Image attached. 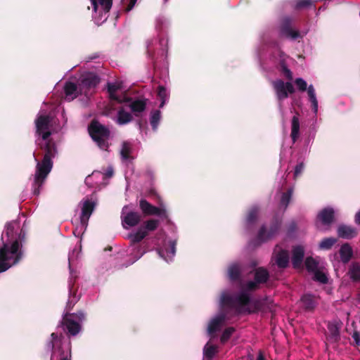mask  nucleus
<instances>
[{"label": "nucleus", "instance_id": "nucleus-59", "mask_svg": "<svg viewBox=\"0 0 360 360\" xmlns=\"http://www.w3.org/2000/svg\"><path fill=\"white\" fill-rule=\"evenodd\" d=\"M143 253H141V255H140V256H139V257H137V259L141 258V257L143 255Z\"/></svg>", "mask_w": 360, "mask_h": 360}, {"label": "nucleus", "instance_id": "nucleus-11", "mask_svg": "<svg viewBox=\"0 0 360 360\" xmlns=\"http://www.w3.org/2000/svg\"><path fill=\"white\" fill-rule=\"evenodd\" d=\"M292 20L291 18L283 17L280 22L278 27L279 36L292 39H296L300 37L299 31L294 30L292 27Z\"/></svg>", "mask_w": 360, "mask_h": 360}, {"label": "nucleus", "instance_id": "nucleus-19", "mask_svg": "<svg viewBox=\"0 0 360 360\" xmlns=\"http://www.w3.org/2000/svg\"><path fill=\"white\" fill-rule=\"evenodd\" d=\"M270 278L269 271L264 267H258L254 271V280L259 285L266 283Z\"/></svg>", "mask_w": 360, "mask_h": 360}, {"label": "nucleus", "instance_id": "nucleus-22", "mask_svg": "<svg viewBox=\"0 0 360 360\" xmlns=\"http://www.w3.org/2000/svg\"><path fill=\"white\" fill-rule=\"evenodd\" d=\"M228 276L231 281H238L241 278V267L238 264H233L228 269Z\"/></svg>", "mask_w": 360, "mask_h": 360}, {"label": "nucleus", "instance_id": "nucleus-56", "mask_svg": "<svg viewBox=\"0 0 360 360\" xmlns=\"http://www.w3.org/2000/svg\"><path fill=\"white\" fill-rule=\"evenodd\" d=\"M257 360H265L264 352L262 350L259 351Z\"/></svg>", "mask_w": 360, "mask_h": 360}, {"label": "nucleus", "instance_id": "nucleus-44", "mask_svg": "<svg viewBox=\"0 0 360 360\" xmlns=\"http://www.w3.org/2000/svg\"><path fill=\"white\" fill-rule=\"evenodd\" d=\"M235 328L233 327H228L226 328L222 333L220 341L222 344L226 343L231 338V336L233 335V333L235 332Z\"/></svg>", "mask_w": 360, "mask_h": 360}, {"label": "nucleus", "instance_id": "nucleus-4", "mask_svg": "<svg viewBox=\"0 0 360 360\" xmlns=\"http://www.w3.org/2000/svg\"><path fill=\"white\" fill-rule=\"evenodd\" d=\"M88 132L99 148L103 150H108L110 137V130L108 127L94 119L88 125Z\"/></svg>", "mask_w": 360, "mask_h": 360}, {"label": "nucleus", "instance_id": "nucleus-49", "mask_svg": "<svg viewBox=\"0 0 360 360\" xmlns=\"http://www.w3.org/2000/svg\"><path fill=\"white\" fill-rule=\"evenodd\" d=\"M295 83L301 91H305L308 89L307 82L302 78H297Z\"/></svg>", "mask_w": 360, "mask_h": 360}, {"label": "nucleus", "instance_id": "nucleus-42", "mask_svg": "<svg viewBox=\"0 0 360 360\" xmlns=\"http://www.w3.org/2000/svg\"><path fill=\"white\" fill-rule=\"evenodd\" d=\"M158 96L161 101L160 108H162L168 98V95L166 89L163 86H158Z\"/></svg>", "mask_w": 360, "mask_h": 360}, {"label": "nucleus", "instance_id": "nucleus-3", "mask_svg": "<svg viewBox=\"0 0 360 360\" xmlns=\"http://www.w3.org/2000/svg\"><path fill=\"white\" fill-rule=\"evenodd\" d=\"M100 82L99 77L93 72H86L80 77L79 86L69 82V101L75 99L79 94L88 96L89 91L96 87Z\"/></svg>", "mask_w": 360, "mask_h": 360}, {"label": "nucleus", "instance_id": "nucleus-31", "mask_svg": "<svg viewBox=\"0 0 360 360\" xmlns=\"http://www.w3.org/2000/svg\"><path fill=\"white\" fill-rule=\"evenodd\" d=\"M259 212V207L257 205L251 207L246 216V221L249 224L256 222Z\"/></svg>", "mask_w": 360, "mask_h": 360}, {"label": "nucleus", "instance_id": "nucleus-46", "mask_svg": "<svg viewBox=\"0 0 360 360\" xmlns=\"http://www.w3.org/2000/svg\"><path fill=\"white\" fill-rule=\"evenodd\" d=\"M313 4L312 0H297L295 6L296 10H302L309 8Z\"/></svg>", "mask_w": 360, "mask_h": 360}, {"label": "nucleus", "instance_id": "nucleus-41", "mask_svg": "<svg viewBox=\"0 0 360 360\" xmlns=\"http://www.w3.org/2000/svg\"><path fill=\"white\" fill-rule=\"evenodd\" d=\"M305 266L309 272H314L318 269V262L311 257H308L305 260Z\"/></svg>", "mask_w": 360, "mask_h": 360}, {"label": "nucleus", "instance_id": "nucleus-54", "mask_svg": "<svg viewBox=\"0 0 360 360\" xmlns=\"http://www.w3.org/2000/svg\"><path fill=\"white\" fill-rule=\"evenodd\" d=\"M98 58H99V54L98 53H92V54L88 56L86 58V61H91V60H95Z\"/></svg>", "mask_w": 360, "mask_h": 360}, {"label": "nucleus", "instance_id": "nucleus-48", "mask_svg": "<svg viewBox=\"0 0 360 360\" xmlns=\"http://www.w3.org/2000/svg\"><path fill=\"white\" fill-rule=\"evenodd\" d=\"M137 0H121V4L124 6L126 12L130 11L136 4Z\"/></svg>", "mask_w": 360, "mask_h": 360}, {"label": "nucleus", "instance_id": "nucleus-25", "mask_svg": "<svg viewBox=\"0 0 360 360\" xmlns=\"http://www.w3.org/2000/svg\"><path fill=\"white\" fill-rule=\"evenodd\" d=\"M159 224L160 221L158 219H150L145 221L139 228L145 231L148 235L149 232L155 231L158 229Z\"/></svg>", "mask_w": 360, "mask_h": 360}, {"label": "nucleus", "instance_id": "nucleus-15", "mask_svg": "<svg viewBox=\"0 0 360 360\" xmlns=\"http://www.w3.org/2000/svg\"><path fill=\"white\" fill-rule=\"evenodd\" d=\"M226 320V314H221L213 318L209 323L207 333L210 335H213L218 331Z\"/></svg>", "mask_w": 360, "mask_h": 360}, {"label": "nucleus", "instance_id": "nucleus-58", "mask_svg": "<svg viewBox=\"0 0 360 360\" xmlns=\"http://www.w3.org/2000/svg\"><path fill=\"white\" fill-rule=\"evenodd\" d=\"M69 271H70V273L72 274V272H71V267H70V264H69Z\"/></svg>", "mask_w": 360, "mask_h": 360}, {"label": "nucleus", "instance_id": "nucleus-1", "mask_svg": "<svg viewBox=\"0 0 360 360\" xmlns=\"http://www.w3.org/2000/svg\"><path fill=\"white\" fill-rule=\"evenodd\" d=\"M35 143L37 150L43 153V159L39 161L33 153L36 162V169L32 184V193L39 195L46 179L53 167V159L58 154L54 135L60 129V124L56 117L51 106L45 104L39 111L34 120Z\"/></svg>", "mask_w": 360, "mask_h": 360}, {"label": "nucleus", "instance_id": "nucleus-21", "mask_svg": "<svg viewBox=\"0 0 360 360\" xmlns=\"http://www.w3.org/2000/svg\"><path fill=\"white\" fill-rule=\"evenodd\" d=\"M129 102L130 103L129 107L136 117H139V113L143 112L146 110V102L145 100L136 99L135 101H132L131 98V101Z\"/></svg>", "mask_w": 360, "mask_h": 360}, {"label": "nucleus", "instance_id": "nucleus-37", "mask_svg": "<svg viewBox=\"0 0 360 360\" xmlns=\"http://www.w3.org/2000/svg\"><path fill=\"white\" fill-rule=\"evenodd\" d=\"M307 94L310 101L311 102L313 110L314 112L318 110V101L316 97L315 90L312 85H310L307 89Z\"/></svg>", "mask_w": 360, "mask_h": 360}, {"label": "nucleus", "instance_id": "nucleus-20", "mask_svg": "<svg viewBox=\"0 0 360 360\" xmlns=\"http://www.w3.org/2000/svg\"><path fill=\"white\" fill-rule=\"evenodd\" d=\"M339 253L343 264H347L353 257V250L349 243L342 245Z\"/></svg>", "mask_w": 360, "mask_h": 360}, {"label": "nucleus", "instance_id": "nucleus-30", "mask_svg": "<svg viewBox=\"0 0 360 360\" xmlns=\"http://www.w3.org/2000/svg\"><path fill=\"white\" fill-rule=\"evenodd\" d=\"M329 332V339L333 342H338L340 340V328L337 324L329 323L328 324Z\"/></svg>", "mask_w": 360, "mask_h": 360}, {"label": "nucleus", "instance_id": "nucleus-33", "mask_svg": "<svg viewBox=\"0 0 360 360\" xmlns=\"http://www.w3.org/2000/svg\"><path fill=\"white\" fill-rule=\"evenodd\" d=\"M147 236V233L145 231L138 229L137 231L134 234H129V238L131 240V243L132 245L139 243L143 239H144Z\"/></svg>", "mask_w": 360, "mask_h": 360}, {"label": "nucleus", "instance_id": "nucleus-16", "mask_svg": "<svg viewBox=\"0 0 360 360\" xmlns=\"http://www.w3.org/2000/svg\"><path fill=\"white\" fill-rule=\"evenodd\" d=\"M304 256V250L302 246L297 245L292 249V264L294 268H300L302 264Z\"/></svg>", "mask_w": 360, "mask_h": 360}, {"label": "nucleus", "instance_id": "nucleus-23", "mask_svg": "<svg viewBox=\"0 0 360 360\" xmlns=\"http://www.w3.org/2000/svg\"><path fill=\"white\" fill-rule=\"evenodd\" d=\"M133 119L132 115L126 112L122 107H121L117 112V123L120 125H124L129 123Z\"/></svg>", "mask_w": 360, "mask_h": 360}, {"label": "nucleus", "instance_id": "nucleus-14", "mask_svg": "<svg viewBox=\"0 0 360 360\" xmlns=\"http://www.w3.org/2000/svg\"><path fill=\"white\" fill-rule=\"evenodd\" d=\"M141 221V214L138 212H129L124 216L122 217V223L124 228L127 229L125 225L133 227L138 225Z\"/></svg>", "mask_w": 360, "mask_h": 360}, {"label": "nucleus", "instance_id": "nucleus-53", "mask_svg": "<svg viewBox=\"0 0 360 360\" xmlns=\"http://www.w3.org/2000/svg\"><path fill=\"white\" fill-rule=\"evenodd\" d=\"M352 338L357 345H360V335L358 331H354L352 334Z\"/></svg>", "mask_w": 360, "mask_h": 360}, {"label": "nucleus", "instance_id": "nucleus-9", "mask_svg": "<svg viewBox=\"0 0 360 360\" xmlns=\"http://www.w3.org/2000/svg\"><path fill=\"white\" fill-rule=\"evenodd\" d=\"M274 90L278 101H283L288 97L289 94L295 92V88L290 82H285L282 79H277L272 82Z\"/></svg>", "mask_w": 360, "mask_h": 360}, {"label": "nucleus", "instance_id": "nucleus-24", "mask_svg": "<svg viewBox=\"0 0 360 360\" xmlns=\"http://www.w3.org/2000/svg\"><path fill=\"white\" fill-rule=\"evenodd\" d=\"M276 262L278 267L285 268L289 262V255L287 250H281L276 255Z\"/></svg>", "mask_w": 360, "mask_h": 360}, {"label": "nucleus", "instance_id": "nucleus-17", "mask_svg": "<svg viewBox=\"0 0 360 360\" xmlns=\"http://www.w3.org/2000/svg\"><path fill=\"white\" fill-rule=\"evenodd\" d=\"M334 210L333 208L327 207L323 209L318 214L317 218L324 225L331 224L335 219Z\"/></svg>", "mask_w": 360, "mask_h": 360}, {"label": "nucleus", "instance_id": "nucleus-50", "mask_svg": "<svg viewBox=\"0 0 360 360\" xmlns=\"http://www.w3.org/2000/svg\"><path fill=\"white\" fill-rule=\"evenodd\" d=\"M304 164L303 162L298 163L295 167L294 178H297L304 171Z\"/></svg>", "mask_w": 360, "mask_h": 360}, {"label": "nucleus", "instance_id": "nucleus-57", "mask_svg": "<svg viewBox=\"0 0 360 360\" xmlns=\"http://www.w3.org/2000/svg\"><path fill=\"white\" fill-rule=\"evenodd\" d=\"M113 174V169L112 168H110L108 169V171L105 173V175L108 177H111Z\"/></svg>", "mask_w": 360, "mask_h": 360}, {"label": "nucleus", "instance_id": "nucleus-7", "mask_svg": "<svg viewBox=\"0 0 360 360\" xmlns=\"http://www.w3.org/2000/svg\"><path fill=\"white\" fill-rule=\"evenodd\" d=\"M95 205H96L94 202L89 200L84 202L82 208V214L79 217V226H77L73 231V234L75 236H79V234L86 229L89 217L95 208Z\"/></svg>", "mask_w": 360, "mask_h": 360}, {"label": "nucleus", "instance_id": "nucleus-52", "mask_svg": "<svg viewBox=\"0 0 360 360\" xmlns=\"http://www.w3.org/2000/svg\"><path fill=\"white\" fill-rule=\"evenodd\" d=\"M282 72L284 74L285 77L288 79H289V80H292V73L290 70V69L288 68L287 66H285V65H283L282 66Z\"/></svg>", "mask_w": 360, "mask_h": 360}, {"label": "nucleus", "instance_id": "nucleus-28", "mask_svg": "<svg viewBox=\"0 0 360 360\" xmlns=\"http://www.w3.org/2000/svg\"><path fill=\"white\" fill-rule=\"evenodd\" d=\"M303 307L307 311H312L316 307V302L314 296L311 295H304L301 298Z\"/></svg>", "mask_w": 360, "mask_h": 360}, {"label": "nucleus", "instance_id": "nucleus-13", "mask_svg": "<svg viewBox=\"0 0 360 360\" xmlns=\"http://www.w3.org/2000/svg\"><path fill=\"white\" fill-rule=\"evenodd\" d=\"M85 319L83 312L77 314L69 313V335H76L79 333L82 328L81 323Z\"/></svg>", "mask_w": 360, "mask_h": 360}, {"label": "nucleus", "instance_id": "nucleus-51", "mask_svg": "<svg viewBox=\"0 0 360 360\" xmlns=\"http://www.w3.org/2000/svg\"><path fill=\"white\" fill-rule=\"evenodd\" d=\"M60 86L63 87V96L66 98L68 97V80L63 79L61 84H57L56 90L59 89Z\"/></svg>", "mask_w": 360, "mask_h": 360}, {"label": "nucleus", "instance_id": "nucleus-2", "mask_svg": "<svg viewBox=\"0 0 360 360\" xmlns=\"http://www.w3.org/2000/svg\"><path fill=\"white\" fill-rule=\"evenodd\" d=\"M25 238V231L19 220H13L6 224L1 237L0 273L6 271L22 259Z\"/></svg>", "mask_w": 360, "mask_h": 360}, {"label": "nucleus", "instance_id": "nucleus-34", "mask_svg": "<svg viewBox=\"0 0 360 360\" xmlns=\"http://www.w3.org/2000/svg\"><path fill=\"white\" fill-rule=\"evenodd\" d=\"M337 239L333 237L323 238L319 243V249L330 250L336 243Z\"/></svg>", "mask_w": 360, "mask_h": 360}, {"label": "nucleus", "instance_id": "nucleus-18", "mask_svg": "<svg viewBox=\"0 0 360 360\" xmlns=\"http://www.w3.org/2000/svg\"><path fill=\"white\" fill-rule=\"evenodd\" d=\"M338 236L342 238L352 239L356 236L357 231L354 227L347 225H340L338 229Z\"/></svg>", "mask_w": 360, "mask_h": 360}, {"label": "nucleus", "instance_id": "nucleus-45", "mask_svg": "<svg viewBox=\"0 0 360 360\" xmlns=\"http://www.w3.org/2000/svg\"><path fill=\"white\" fill-rule=\"evenodd\" d=\"M68 305L66 306L63 314V319L60 322V324L58 326V330H62L65 334H68V311H67Z\"/></svg>", "mask_w": 360, "mask_h": 360}, {"label": "nucleus", "instance_id": "nucleus-40", "mask_svg": "<svg viewBox=\"0 0 360 360\" xmlns=\"http://www.w3.org/2000/svg\"><path fill=\"white\" fill-rule=\"evenodd\" d=\"M160 111L157 110L152 112L150 117V124L154 131H156L160 120Z\"/></svg>", "mask_w": 360, "mask_h": 360}, {"label": "nucleus", "instance_id": "nucleus-36", "mask_svg": "<svg viewBox=\"0 0 360 360\" xmlns=\"http://www.w3.org/2000/svg\"><path fill=\"white\" fill-rule=\"evenodd\" d=\"M77 287L75 284L70 288L69 287V308L70 305L75 304L80 298V295H77Z\"/></svg>", "mask_w": 360, "mask_h": 360}, {"label": "nucleus", "instance_id": "nucleus-39", "mask_svg": "<svg viewBox=\"0 0 360 360\" xmlns=\"http://www.w3.org/2000/svg\"><path fill=\"white\" fill-rule=\"evenodd\" d=\"M131 145L127 141H124L122 145L120 154L123 160H128L130 158Z\"/></svg>", "mask_w": 360, "mask_h": 360}, {"label": "nucleus", "instance_id": "nucleus-12", "mask_svg": "<svg viewBox=\"0 0 360 360\" xmlns=\"http://www.w3.org/2000/svg\"><path fill=\"white\" fill-rule=\"evenodd\" d=\"M139 207L143 214L146 216H158L165 218L167 217L165 209L155 207L148 202L146 199L140 200Z\"/></svg>", "mask_w": 360, "mask_h": 360}, {"label": "nucleus", "instance_id": "nucleus-43", "mask_svg": "<svg viewBox=\"0 0 360 360\" xmlns=\"http://www.w3.org/2000/svg\"><path fill=\"white\" fill-rule=\"evenodd\" d=\"M313 279L322 284H326L328 281V278L325 273L317 269L314 272Z\"/></svg>", "mask_w": 360, "mask_h": 360}, {"label": "nucleus", "instance_id": "nucleus-29", "mask_svg": "<svg viewBox=\"0 0 360 360\" xmlns=\"http://www.w3.org/2000/svg\"><path fill=\"white\" fill-rule=\"evenodd\" d=\"M176 252V242L175 241H170L169 248H166L165 250H159L158 254L162 258H164L167 262H168V259H167L165 256V253L167 254V257H169L170 259L174 257Z\"/></svg>", "mask_w": 360, "mask_h": 360}, {"label": "nucleus", "instance_id": "nucleus-35", "mask_svg": "<svg viewBox=\"0 0 360 360\" xmlns=\"http://www.w3.org/2000/svg\"><path fill=\"white\" fill-rule=\"evenodd\" d=\"M218 348L215 345H209L208 343L204 347L203 352L207 360H211L217 352Z\"/></svg>", "mask_w": 360, "mask_h": 360}, {"label": "nucleus", "instance_id": "nucleus-47", "mask_svg": "<svg viewBox=\"0 0 360 360\" xmlns=\"http://www.w3.org/2000/svg\"><path fill=\"white\" fill-rule=\"evenodd\" d=\"M260 288V285L254 280L248 281L245 285V292H254Z\"/></svg>", "mask_w": 360, "mask_h": 360}, {"label": "nucleus", "instance_id": "nucleus-6", "mask_svg": "<svg viewBox=\"0 0 360 360\" xmlns=\"http://www.w3.org/2000/svg\"><path fill=\"white\" fill-rule=\"evenodd\" d=\"M51 337V340L47 343V348L53 351L51 360H68V357L61 349L64 337L62 334L58 336V333H53Z\"/></svg>", "mask_w": 360, "mask_h": 360}, {"label": "nucleus", "instance_id": "nucleus-27", "mask_svg": "<svg viewBox=\"0 0 360 360\" xmlns=\"http://www.w3.org/2000/svg\"><path fill=\"white\" fill-rule=\"evenodd\" d=\"M348 274L352 281H360V264L358 262H352L349 268Z\"/></svg>", "mask_w": 360, "mask_h": 360}, {"label": "nucleus", "instance_id": "nucleus-26", "mask_svg": "<svg viewBox=\"0 0 360 360\" xmlns=\"http://www.w3.org/2000/svg\"><path fill=\"white\" fill-rule=\"evenodd\" d=\"M300 135V121L297 116L295 115L291 122L290 136L293 143H295Z\"/></svg>", "mask_w": 360, "mask_h": 360}, {"label": "nucleus", "instance_id": "nucleus-10", "mask_svg": "<svg viewBox=\"0 0 360 360\" xmlns=\"http://www.w3.org/2000/svg\"><path fill=\"white\" fill-rule=\"evenodd\" d=\"M281 224V220L278 217H274L270 225L269 230L268 233H266V229L265 226H262L259 229L257 239L259 240L260 243L266 242V240L271 238L274 236H275Z\"/></svg>", "mask_w": 360, "mask_h": 360}, {"label": "nucleus", "instance_id": "nucleus-5", "mask_svg": "<svg viewBox=\"0 0 360 360\" xmlns=\"http://www.w3.org/2000/svg\"><path fill=\"white\" fill-rule=\"evenodd\" d=\"M221 303L224 306L236 309L240 313L243 307L250 303V296L245 291L240 292L236 296L223 293L221 297Z\"/></svg>", "mask_w": 360, "mask_h": 360}, {"label": "nucleus", "instance_id": "nucleus-55", "mask_svg": "<svg viewBox=\"0 0 360 360\" xmlns=\"http://www.w3.org/2000/svg\"><path fill=\"white\" fill-rule=\"evenodd\" d=\"M354 221L357 225H360V210L356 213Z\"/></svg>", "mask_w": 360, "mask_h": 360}, {"label": "nucleus", "instance_id": "nucleus-8", "mask_svg": "<svg viewBox=\"0 0 360 360\" xmlns=\"http://www.w3.org/2000/svg\"><path fill=\"white\" fill-rule=\"evenodd\" d=\"M108 86V92L109 94V98L110 100V103L106 107V109L108 110H112L115 109V103H129L131 101V98L123 95L118 96L116 94L117 91L121 89V85L117 83H110L107 84Z\"/></svg>", "mask_w": 360, "mask_h": 360}, {"label": "nucleus", "instance_id": "nucleus-32", "mask_svg": "<svg viewBox=\"0 0 360 360\" xmlns=\"http://www.w3.org/2000/svg\"><path fill=\"white\" fill-rule=\"evenodd\" d=\"M91 3L95 11H97L98 6L100 5L105 12H109L112 6V0H91Z\"/></svg>", "mask_w": 360, "mask_h": 360}, {"label": "nucleus", "instance_id": "nucleus-38", "mask_svg": "<svg viewBox=\"0 0 360 360\" xmlns=\"http://www.w3.org/2000/svg\"><path fill=\"white\" fill-rule=\"evenodd\" d=\"M292 188H288L286 192L283 193L281 198V205L284 206L285 210L288 206V204L291 200L292 195Z\"/></svg>", "mask_w": 360, "mask_h": 360}, {"label": "nucleus", "instance_id": "nucleus-60", "mask_svg": "<svg viewBox=\"0 0 360 360\" xmlns=\"http://www.w3.org/2000/svg\"><path fill=\"white\" fill-rule=\"evenodd\" d=\"M249 314H250L252 311L250 309L246 310Z\"/></svg>", "mask_w": 360, "mask_h": 360}]
</instances>
